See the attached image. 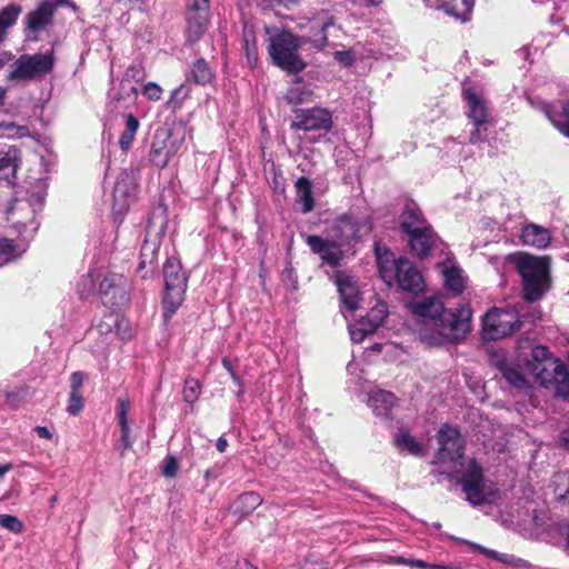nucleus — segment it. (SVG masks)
<instances>
[{
    "label": "nucleus",
    "instance_id": "1",
    "mask_svg": "<svg viewBox=\"0 0 569 569\" xmlns=\"http://www.w3.org/2000/svg\"><path fill=\"white\" fill-rule=\"evenodd\" d=\"M417 317L416 332L421 342L439 347L458 343L470 332L471 309L461 306L456 311L447 310L437 297H425L408 303Z\"/></svg>",
    "mask_w": 569,
    "mask_h": 569
},
{
    "label": "nucleus",
    "instance_id": "2",
    "mask_svg": "<svg viewBox=\"0 0 569 569\" xmlns=\"http://www.w3.org/2000/svg\"><path fill=\"white\" fill-rule=\"evenodd\" d=\"M507 260L515 263L522 279L525 299L539 300L548 290L549 274L546 260L523 252L509 254Z\"/></svg>",
    "mask_w": 569,
    "mask_h": 569
},
{
    "label": "nucleus",
    "instance_id": "3",
    "mask_svg": "<svg viewBox=\"0 0 569 569\" xmlns=\"http://www.w3.org/2000/svg\"><path fill=\"white\" fill-rule=\"evenodd\" d=\"M531 370L542 386L556 385L558 392L569 391V372L565 365L555 359L547 348L536 346L532 349Z\"/></svg>",
    "mask_w": 569,
    "mask_h": 569
},
{
    "label": "nucleus",
    "instance_id": "4",
    "mask_svg": "<svg viewBox=\"0 0 569 569\" xmlns=\"http://www.w3.org/2000/svg\"><path fill=\"white\" fill-rule=\"evenodd\" d=\"M54 62L56 59L51 51L21 54L12 62L7 79L19 83L40 81L51 73Z\"/></svg>",
    "mask_w": 569,
    "mask_h": 569
},
{
    "label": "nucleus",
    "instance_id": "5",
    "mask_svg": "<svg viewBox=\"0 0 569 569\" xmlns=\"http://www.w3.org/2000/svg\"><path fill=\"white\" fill-rule=\"evenodd\" d=\"M164 277V317L170 318L181 306L186 289L187 276L182 271L181 263L176 258H169L163 267Z\"/></svg>",
    "mask_w": 569,
    "mask_h": 569
},
{
    "label": "nucleus",
    "instance_id": "6",
    "mask_svg": "<svg viewBox=\"0 0 569 569\" xmlns=\"http://www.w3.org/2000/svg\"><path fill=\"white\" fill-rule=\"evenodd\" d=\"M299 47L298 39L292 33L283 31L270 38L269 53L278 67L297 73L306 67L297 53Z\"/></svg>",
    "mask_w": 569,
    "mask_h": 569
},
{
    "label": "nucleus",
    "instance_id": "7",
    "mask_svg": "<svg viewBox=\"0 0 569 569\" xmlns=\"http://www.w3.org/2000/svg\"><path fill=\"white\" fill-rule=\"evenodd\" d=\"M460 482L467 500L472 506L492 503L497 499V490L485 481L482 469L475 460H470L463 469Z\"/></svg>",
    "mask_w": 569,
    "mask_h": 569
},
{
    "label": "nucleus",
    "instance_id": "8",
    "mask_svg": "<svg viewBox=\"0 0 569 569\" xmlns=\"http://www.w3.org/2000/svg\"><path fill=\"white\" fill-rule=\"evenodd\" d=\"M163 212L162 210L159 214L153 213L147 227V234L141 247L140 262L137 269L138 272H141V278L143 279L151 277L156 269L158 249L166 230Z\"/></svg>",
    "mask_w": 569,
    "mask_h": 569
},
{
    "label": "nucleus",
    "instance_id": "9",
    "mask_svg": "<svg viewBox=\"0 0 569 569\" xmlns=\"http://www.w3.org/2000/svg\"><path fill=\"white\" fill-rule=\"evenodd\" d=\"M518 315L512 310L492 309L483 318L482 332L488 340L503 338L521 327Z\"/></svg>",
    "mask_w": 569,
    "mask_h": 569
},
{
    "label": "nucleus",
    "instance_id": "10",
    "mask_svg": "<svg viewBox=\"0 0 569 569\" xmlns=\"http://www.w3.org/2000/svg\"><path fill=\"white\" fill-rule=\"evenodd\" d=\"M182 142L183 134L168 129L157 130L150 150V161L157 168H164L170 159L178 153Z\"/></svg>",
    "mask_w": 569,
    "mask_h": 569
},
{
    "label": "nucleus",
    "instance_id": "11",
    "mask_svg": "<svg viewBox=\"0 0 569 569\" xmlns=\"http://www.w3.org/2000/svg\"><path fill=\"white\" fill-rule=\"evenodd\" d=\"M370 229L367 221L360 222L353 216L347 213L335 220L329 229V237L343 246L350 240L361 237L362 233H368Z\"/></svg>",
    "mask_w": 569,
    "mask_h": 569
},
{
    "label": "nucleus",
    "instance_id": "12",
    "mask_svg": "<svg viewBox=\"0 0 569 569\" xmlns=\"http://www.w3.org/2000/svg\"><path fill=\"white\" fill-rule=\"evenodd\" d=\"M332 126L331 114L328 110L312 108L302 111L291 123L293 130L315 131L329 130Z\"/></svg>",
    "mask_w": 569,
    "mask_h": 569
},
{
    "label": "nucleus",
    "instance_id": "13",
    "mask_svg": "<svg viewBox=\"0 0 569 569\" xmlns=\"http://www.w3.org/2000/svg\"><path fill=\"white\" fill-rule=\"evenodd\" d=\"M306 242L315 254L319 256L325 263L331 267L338 266L343 257L342 246L333 238L327 240L319 236L310 234L307 236Z\"/></svg>",
    "mask_w": 569,
    "mask_h": 569
},
{
    "label": "nucleus",
    "instance_id": "14",
    "mask_svg": "<svg viewBox=\"0 0 569 569\" xmlns=\"http://www.w3.org/2000/svg\"><path fill=\"white\" fill-rule=\"evenodd\" d=\"M439 443L438 459L440 461H456L462 457V441L456 428L449 426L441 428Z\"/></svg>",
    "mask_w": 569,
    "mask_h": 569
},
{
    "label": "nucleus",
    "instance_id": "15",
    "mask_svg": "<svg viewBox=\"0 0 569 569\" xmlns=\"http://www.w3.org/2000/svg\"><path fill=\"white\" fill-rule=\"evenodd\" d=\"M395 280L406 291H420L422 289V277L416 267L406 258H400L396 263Z\"/></svg>",
    "mask_w": 569,
    "mask_h": 569
},
{
    "label": "nucleus",
    "instance_id": "16",
    "mask_svg": "<svg viewBox=\"0 0 569 569\" xmlns=\"http://www.w3.org/2000/svg\"><path fill=\"white\" fill-rule=\"evenodd\" d=\"M463 98L468 106L469 119L475 126H486L489 122V113L482 97L473 88H466Z\"/></svg>",
    "mask_w": 569,
    "mask_h": 569
},
{
    "label": "nucleus",
    "instance_id": "17",
    "mask_svg": "<svg viewBox=\"0 0 569 569\" xmlns=\"http://www.w3.org/2000/svg\"><path fill=\"white\" fill-rule=\"evenodd\" d=\"M336 283L342 303L350 311L357 310L359 308L360 295L352 277L343 272H338L336 276Z\"/></svg>",
    "mask_w": 569,
    "mask_h": 569
},
{
    "label": "nucleus",
    "instance_id": "18",
    "mask_svg": "<svg viewBox=\"0 0 569 569\" xmlns=\"http://www.w3.org/2000/svg\"><path fill=\"white\" fill-rule=\"evenodd\" d=\"M187 37L191 42L198 41L209 23V9H187Z\"/></svg>",
    "mask_w": 569,
    "mask_h": 569
},
{
    "label": "nucleus",
    "instance_id": "19",
    "mask_svg": "<svg viewBox=\"0 0 569 569\" xmlns=\"http://www.w3.org/2000/svg\"><path fill=\"white\" fill-rule=\"evenodd\" d=\"M400 226L408 236L430 228L422 212L415 203L406 204L400 216Z\"/></svg>",
    "mask_w": 569,
    "mask_h": 569
},
{
    "label": "nucleus",
    "instance_id": "20",
    "mask_svg": "<svg viewBox=\"0 0 569 569\" xmlns=\"http://www.w3.org/2000/svg\"><path fill=\"white\" fill-rule=\"evenodd\" d=\"M551 234L549 230L539 224L528 223L521 230L520 241L523 246L545 249L549 246Z\"/></svg>",
    "mask_w": 569,
    "mask_h": 569
},
{
    "label": "nucleus",
    "instance_id": "21",
    "mask_svg": "<svg viewBox=\"0 0 569 569\" xmlns=\"http://www.w3.org/2000/svg\"><path fill=\"white\" fill-rule=\"evenodd\" d=\"M130 174L127 172L121 173L116 182L113 191V210L121 213L129 207V199L134 189L130 182Z\"/></svg>",
    "mask_w": 569,
    "mask_h": 569
},
{
    "label": "nucleus",
    "instance_id": "22",
    "mask_svg": "<svg viewBox=\"0 0 569 569\" xmlns=\"http://www.w3.org/2000/svg\"><path fill=\"white\" fill-rule=\"evenodd\" d=\"M56 4L50 1L41 2L37 9L31 11L27 17L28 28L38 32L48 26L53 17Z\"/></svg>",
    "mask_w": 569,
    "mask_h": 569
},
{
    "label": "nucleus",
    "instance_id": "23",
    "mask_svg": "<svg viewBox=\"0 0 569 569\" xmlns=\"http://www.w3.org/2000/svg\"><path fill=\"white\" fill-rule=\"evenodd\" d=\"M18 167L19 153L17 149H9L7 152L0 151V182L12 186L17 178Z\"/></svg>",
    "mask_w": 569,
    "mask_h": 569
},
{
    "label": "nucleus",
    "instance_id": "24",
    "mask_svg": "<svg viewBox=\"0 0 569 569\" xmlns=\"http://www.w3.org/2000/svg\"><path fill=\"white\" fill-rule=\"evenodd\" d=\"M368 405L377 416L388 417L396 405V397L386 390H373L369 393Z\"/></svg>",
    "mask_w": 569,
    "mask_h": 569
},
{
    "label": "nucleus",
    "instance_id": "25",
    "mask_svg": "<svg viewBox=\"0 0 569 569\" xmlns=\"http://www.w3.org/2000/svg\"><path fill=\"white\" fill-rule=\"evenodd\" d=\"M440 268L447 289L453 295H460L465 289V278L461 270L451 260L441 263Z\"/></svg>",
    "mask_w": 569,
    "mask_h": 569
},
{
    "label": "nucleus",
    "instance_id": "26",
    "mask_svg": "<svg viewBox=\"0 0 569 569\" xmlns=\"http://www.w3.org/2000/svg\"><path fill=\"white\" fill-rule=\"evenodd\" d=\"M127 280L121 274L110 273L107 274L100 282L99 291L103 297L111 295L108 302L113 303L117 297H123L126 293Z\"/></svg>",
    "mask_w": 569,
    "mask_h": 569
},
{
    "label": "nucleus",
    "instance_id": "27",
    "mask_svg": "<svg viewBox=\"0 0 569 569\" xmlns=\"http://www.w3.org/2000/svg\"><path fill=\"white\" fill-rule=\"evenodd\" d=\"M409 242L411 249L420 257L427 256L433 243H435V234L430 228H427L422 231H418L409 236Z\"/></svg>",
    "mask_w": 569,
    "mask_h": 569
},
{
    "label": "nucleus",
    "instance_id": "28",
    "mask_svg": "<svg viewBox=\"0 0 569 569\" xmlns=\"http://www.w3.org/2000/svg\"><path fill=\"white\" fill-rule=\"evenodd\" d=\"M377 254V263L381 278L388 284H391L395 281L396 273V263L397 260L393 259V254L388 250L381 252L379 248L376 249Z\"/></svg>",
    "mask_w": 569,
    "mask_h": 569
},
{
    "label": "nucleus",
    "instance_id": "29",
    "mask_svg": "<svg viewBox=\"0 0 569 569\" xmlns=\"http://www.w3.org/2000/svg\"><path fill=\"white\" fill-rule=\"evenodd\" d=\"M442 7L447 14L466 22L470 19L473 0H449Z\"/></svg>",
    "mask_w": 569,
    "mask_h": 569
},
{
    "label": "nucleus",
    "instance_id": "30",
    "mask_svg": "<svg viewBox=\"0 0 569 569\" xmlns=\"http://www.w3.org/2000/svg\"><path fill=\"white\" fill-rule=\"evenodd\" d=\"M499 370L502 375V377L507 380V382L517 388V389H526L528 387L527 379L522 375V372L519 370L518 367L502 362L499 366Z\"/></svg>",
    "mask_w": 569,
    "mask_h": 569
},
{
    "label": "nucleus",
    "instance_id": "31",
    "mask_svg": "<svg viewBox=\"0 0 569 569\" xmlns=\"http://www.w3.org/2000/svg\"><path fill=\"white\" fill-rule=\"evenodd\" d=\"M139 126V120L132 113H129L126 117V129L119 138V146L121 150L128 151L131 148Z\"/></svg>",
    "mask_w": 569,
    "mask_h": 569
},
{
    "label": "nucleus",
    "instance_id": "32",
    "mask_svg": "<svg viewBox=\"0 0 569 569\" xmlns=\"http://www.w3.org/2000/svg\"><path fill=\"white\" fill-rule=\"evenodd\" d=\"M395 443L401 452H407L413 456H421L423 453L422 446L408 432H400L397 435Z\"/></svg>",
    "mask_w": 569,
    "mask_h": 569
},
{
    "label": "nucleus",
    "instance_id": "33",
    "mask_svg": "<svg viewBox=\"0 0 569 569\" xmlns=\"http://www.w3.org/2000/svg\"><path fill=\"white\" fill-rule=\"evenodd\" d=\"M299 201L302 203V211L309 212L313 208V198L311 191V182L306 177H301L296 182Z\"/></svg>",
    "mask_w": 569,
    "mask_h": 569
},
{
    "label": "nucleus",
    "instance_id": "34",
    "mask_svg": "<svg viewBox=\"0 0 569 569\" xmlns=\"http://www.w3.org/2000/svg\"><path fill=\"white\" fill-rule=\"evenodd\" d=\"M21 13V7L10 4L0 12V42L3 40L8 28L13 26Z\"/></svg>",
    "mask_w": 569,
    "mask_h": 569
},
{
    "label": "nucleus",
    "instance_id": "35",
    "mask_svg": "<svg viewBox=\"0 0 569 569\" xmlns=\"http://www.w3.org/2000/svg\"><path fill=\"white\" fill-rule=\"evenodd\" d=\"M191 74L198 84H207L213 79V71L204 59H198L191 68Z\"/></svg>",
    "mask_w": 569,
    "mask_h": 569
},
{
    "label": "nucleus",
    "instance_id": "36",
    "mask_svg": "<svg viewBox=\"0 0 569 569\" xmlns=\"http://www.w3.org/2000/svg\"><path fill=\"white\" fill-rule=\"evenodd\" d=\"M261 498L256 492H246L236 501L237 512L249 513L261 505Z\"/></svg>",
    "mask_w": 569,
    "mask_h": 569
},
{
    "label": "nucleus",
    "instance_id": "37",
    "mask_svg": "<svg viewBox=\"0 0 569 569\" xmlns=\"http://www.w3.org/2000/svg\"><path fill=\"white\" fill-rule=\"evenodd\" d=\"M312 92L303 86H293L288 89L284 100L292 106H297L309 101Z\"/></svg>",
    "mask_w": 569,
    "mask_h": 569
},
{
    "label": "nucleus",
    "instance_id": "38",
    "mask_svg": "<svg viewBox=\"0 0 569 569\" xmlns=\"http://www.w3.org/2000/svg\"><path fill=\"white\" fill-rule=\"evenodd\" d=\"M387 306L382 302L377 303L370 312L367 315L363 321H367L369 327H372L373 331L382 323L387 317Z\"/></svg>",
    "mask_w": 569,
    "mask_h": 569
},
{
    "label": "nucleus",
    "instance_id": "39",
    "mask_svg": "<svg viewBox=\"0 0 569 569\" xmlns=\"http://www.w3.org/2000/svg\"><path fill=\"white\" fill-rule=\"evenodd\" d=\"M351 340L355 342H362L368 333H373L372 327L367 325V321L360 320L349 326Z\"/></svg>",
    "mask_w": 569,
    "mask_h": 569
},
{
    "label": "nucleus",
    "instance_id": "40",
    "mask_svg": "<svg viewBox=\"0 0 569 569\" xmlns=\"http://www.w3.org/2000/svg\"><path fill=\"white\" fill-rule=\"evenodd\" d=\"M552 483L559 498H569V472L556 473L552 478Z\"/></svg>",
    "mask_w": 569,
    "mask_h": 569
},
{
    "label": "nucleus",
    "instance_id": "41",
    "mask_svg": "<svg viewBox=\"0 0 569 569\" xmlns=\"http://www.w3.org/2000/svg\"><path fill=\"white\" fill-rule=\"evenodd\" d=\"M0 526L13 533H21L23 531L22 521L12 515H0Z\"/></svg>",
    "mask_w": 569,
    "mask_h": 569
},
{
    "label": "nucleus",
    "instance_id": "42",
    "mask_svg": "<svg viewBox=\"0 0 569 569\" xmlns=\"http://www.w3.org/2000/svg\"><path fill=\"white\" fill-rule=\"evenodd\" d=\"M469 545L477 551L483 553L485 556L489 557V558H492V559H496L500 562H503V563H508V565H511L513 563V557L512 556H509V555H506V553H499L495 550H491V549H488L486 547H482L478 543H473V542H469Z\"/></svg>",
    "mask_w": 569,
    "mask_h": 569
},
{
    "label": "nucleus",
    "instance_id": "43",
    "mask_svg": "<svg viewBox=\"0 0 569 569\" xmlns=\"http://www.w3.org/2000/svg\"><path fill=\"white\" fill-rule=\"evenodd\" d=\"M183 399L192 403L198 399V396L200 393V386L198 380L196 379H187L183 387Z\"/></svg>",
    "mask_w": 569,
    "mask_h": 569
},
{
    "label": "nucleus",
    "instance_id": "44",
    "mask_svg": "<svg viewBox=\"0 0 569 569\" xmlns=\"http://www.w3.org/2000/svg\"><path fill=\"white\" fill-rule=\"evenodd\" d=\"M83 408V398L80 392H70L67 411L77 416Z\"/></svg>",
    "mask_w": 569,
    "mask_h": 569
},
{
    "label": "nucleus",
    "instance_id": "45",
    "mask_svg": "<svg viewBox=\"0 0 569 569\" xmlns=\"http://www.w3.org/2000/svg\"><path fill=\"white\" fill-rule=\"evenodd\" d=\"M3 127V133L8 137H26L29 134V129L26 126H17L13 122H6L1 124Z\"/></svg>",
    "mask_w": 569,
    "mask_h": 569
},
{
    "label": "nucleus",
    "instance_id": "46",
    "mask_svg": "<svg viewBox=\"0 0 569 569\" xmlns=\"http://www.w3.org/2000/svg\"><path fill=\"white\" fill-rule=\"evenodd\" d=\"M16 257V248L11 240H0V260L7 262Z\"/></svg>",
    "mask_w": 569,
    "mask_h": 569
},
{
    "label": "nucleus",
    "instance_id": "47",
    "mask_svg": "<svg viewBox=\"0 0 569 569\" xmlns=\"http://www.w3.org/2000/svg\"><path fill=\"white\" fill-rule=\"evenodd\" d=\"M395 563H402V565H408L411 567L423 568V569H453V567L428 565L421 560H411V559H406L403 557L395 558Z\"/></svg>",
    "mask_w": 569,
    "mask_h": 569
},
{
    "label": "nucleus",
    "instance_id": "48",
    "mask_svg": "<svg viewBox=\"0 0 569 569\" xmlns=\"http://www.w3.org/2000/svg\"><path fill=\"white\" fill-rule=\"evenodd\" d=\"M142 93L152 101H158L161 99L162 96V89L161 87L156 82H148L144 84Z\"/></svg>",
    "mask_w": 569,
    "mask_h": 569
},
{
    "label": "nucleus",
    "instance_id": "49",
    "mask_svg": "<svg viewBox=\"0 0 569 569\" xmlns=\"http://www.w3.org/2000/svg\"><path fill=\"white\" fill-rule=\"evenodd\" d=\"M179 463L174 457L169 456L163 460L162 473L164 477L173 478L177 475Z\"/></svg>",
    "mask_w": 569,
    "mask_h": 569
},
{
    "label": "nucleus",
    "instance_id": "50",
    "mask_svg": "<svg viewBox=\"0 0 569 569\" xmlns=\"http://www.w3.org/2000/svg\"><path fill=\"white\" fill-rule=\"evenodd\" d=\"M188 87L181 84L172 91L169 103L173 104L174 107L180 106L182 101L188 97Z\"/></svg>",
    "mask_w": 569,
    "mask_h": 569
},
{
    "label": "nucleus",
    "instance_id": "51",
    "mask_svg": "<svg viewBox=\"0 0 569 569\" xmlns=\"http://www.w3.org/2000/svg\"><path fill=\"white\" fill-rule=\"evenodd\" d=\"M130 408V402L128 399L119 398L117 400V418L118 423L128 422V412Z\"/></svg>",
    "mask_w": 569,
    "mask_h": 569
},
{
    "label": "nucleus",
    "instance_id": "52",
    "mask_svg": "<svg viewBox=\"0 0 569 569\" xmlns=\"http://www.w3.org/2000/svg\"><path fill=\"white\" fill-rule=\"evenodd\" d=\"M126 77L134 81H141L146 77L144 68L141 63L132 64L128 68Z\"/></svg>",
    "mask_w": 569,
    "mask_h": 569
},
{
    "label": "nucleus",
    "instance_id": "53",
    "mask_svg": "<svg viewBox=\"0 0 569 569\" xmlns=\"http://www.w3.org/2000/svg\"><path fill=\"white\" fill-rule=\"evenodd\" d=\"M244 42H246V53L248 58V62L253 66L257 62V49L254 44L249 43V36L244 33Z\"/></svg>",
    "mask_w": 569,
    "mask_h": 569
},
{
    "label": "nucleus",
    "instance_id": "54",
    "mask_svg": "<svg viewBox=\"0 0 569 569\" xmlns=\"http://www.w3.org/2000/svg\"><path fill=\"white\" fill-rule=\"evenodd\" d=\"M82 383H83V375L79 371L73 372L70 378V386H71L70 392H80Z\"/></svg>",
    "mask_w": 569,
    "mask_h": 569
},
{
    "label": "nucleus",
    "instance_id": "55",
    "mask_svg": "<svg viewBox=\"0 0 569 569\" xmlns=\"http://www.w3.org/2000/svg\"><path fill=\"white\" fill-rule=\"evenodd\" d=\"M486 126H475V130L471 131L469 141L471 143H477L479 141H482L485 139L483 131H486Z\"/></svg>",
    "mask_w": 569,
    "mask_h": 569
},
{
    "label": "nucleus",
    "instance_id": "56",
    "mask_svg": "<svg viewBox=\"0 0 569 569\" xmlns=\"http://www.w3.org/2000/svg\"><path fill=\"white\" fill-rule=\"evenodd\" d=\"M131 446H132L131 437L130 436L121 435V438H120L119 443L117 446L118 450L120 451V455L123 456L124 452L129 448H131Z\"/></svg>",
    "mask_w": 569,
    "mask_h": 569
},
{
    "label": "nucleus",
    "instance_id": "57",
    "mask_svg": "<svg viewBox=\"0 0 569 569\" xmlns=\"http://www.w3.org/2000/svg\"><path fill=\"white\" fill-rule=\"evenodd\" d=\"M187 9H209V0H187Z\"/></svg>",
    "mask_w": 569,
    "mask_h": 569
},
{
    "label": "nucleus",
    "instance_id": "58",
    "mask_svg": "<svg viewBox=\"0 0 569 569\" xmlns=\"http://www.w3.org/2000/svg\"><path fill=\"white\" fill-rule=\"evenodd\" d=\"M335 57L345 64H349L352 61L351 54L348 51H337Z\"/></svg>",
    "mask_w": 569,
    "mask_h": 569
},
{
    "label": "nucleus",
    "instance_id": "59",
    "mask_svg": "<svg viewBox=\"0 0 569 569\" xmlns=\"http://www.w3.org/2000/svg\"><path fill=\"white\" fill-rule=\"evenodd\" d=\"M36 432L40 438H44V439L52 438V435L47 427L38 426V427H36Z\"/></svg>",
    "mask_w": 569,
    "mask_h": 569
},
{
    "label": "nucleus",
    "instance_id": "60",
    "mask_svg": "<svg viewBox=\"0 0 569 569\" xmlns=\"http://www.w3.org/2000/svg\"><path fill=\"white\" fill-rule=\"evenodd\" d=\"M227 447H228V441H227V439H226V438H223V437L218 438V440H217V449H218L220 452H224V451H226V449H227Z\"/></svg>",
    "mask_w": 569,
    "mask_h": 569
},
{
    "label": "nucleus",
    "instance_id": "61",
    "mask_svg": "<svg viewBox=\"0 0 569 569\" xmlns=\"http://www.w3.org/2000/svg\"><path fill=\"white\" fill-rule=\"evenodd\" d=\"M118 425L120 427L121 435L130 436L131 429H130V426H129V421L128 422H120Z\"/></svg>",
    "mask_w": 569,
    "mask_h": 569
},
{
    "label": "nucleus",
    "instance_id": "62",
    "mask_svg": "<svg viewBox=\"0 0 569 569\" xmlns=\"http://www.w3.org/2000/svg\"><path fill=\"white\" fill-rule=\"evenodd\" d=\"M563 114L567 118V122H568L567 127L565 129V133H566V136L569 137V103L563 106Z\"/></svg>",
    "mask_w": 569,
    "mask_h": 569
},
{
    "label": "nucleus",
    "instance_id": "63",
    "mask_svg": "<svg viewBox=\"0 0 569 569\" xmlns=\"http://www.w3.org/2000/svg\"><path fill=\"white\" fill-rule=\"evenodd\" d=\"M11 469H12V465L11 463L1 465L0 466V478L2 476H4V473H7Z\"/></svg>",
    "mask_w": 569,
    "mask_h": 569
},
{
    "label": "nucleus",
    "instance_id": "64",
    "mask_svg": "<svg viewBox=\"0 0 569 569\" xmlns=\"http://www.w3.org/2000/svg\"><path fill=\"white\" fill-rule=\"evenodd\" d=\"M563 446L569 450V430H566L561 437Z\"/></svg>",
    "mask_w": 569,
    "mask_h": 569
}]
</instances>
